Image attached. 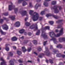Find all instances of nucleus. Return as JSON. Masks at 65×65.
Wrapping results in <instances>:
<instances>
[{
  "mask_svg": "<svg viewBox=\"0 0 65 65\" xmlns=\"http://www.w3.org/2000/svg\"><path fill=\"white\" fill-rule=\"evenodd\" d=\"M63 28H62L61 29V30L60 31L59 33L57 34V35H56L54 32L52 31L50 32V36L52 38V39H50V40L51 41H53V42L54 43L56 44L57 42H58L57 41V39H56V38H55L53 36H55V37H59L60 35H62L63 33Z\"/></svg>",
  "mask_w": 65,
  "mask_h": 65,
  "instance_id": "1",
  "label": "nucleus"
},
{
  "mask_svg": "<svg viewBox=\"0 0 65 65\" xmlns=\"http://www.w3.org/2000/svg\"><path fill=\"white\" fill-rule=\"evenodd\" d=\"M29 14L32 16V20L34 22L37 21L39 18V15L38 13L35 12L33 13V11L30 10L29 11Z\"/></svg>",
  "mask_w": 65,
  "mask_h": 65,
  "instance_id": "2",
  "label": "nucleus"
},
{
  "mask_svg": "<svg viewBox=\"0 0 65 65\" xmlns=\"http://www.w3.org/2000/svg\"><path fill=\"white\" fill-rule=\"evenodd\" d=\"M47 29L49 30L50 29V27L48 26H46L43 28V29L42 30V34L41 36L43 37V38L44 39H46L47 38V36L45 34V33L44 32V30H45Z\"/></svg>",
  "mask_w": 65,
  "mask_h": 65,
  "instance_id": "3",
  "label": "nucleus"
},
{
  "mask_svg": "<svg viewBox=\"0 0 65 65\" xmlns=\"http://www.w3.org/2000/svg\"><path fill=\"white\" fill-rule=\"evenodd\" d=\"M11 5H9V10H12L14 9V12L15 13L17 14V13L18 11V8H15V6L12 4V3L11 2Z\"/></svg>",
  "mask_w": 65,
  "mask_h": 65,
  "instance_id": "4",
  "label": "nucleus"
},
{
  "mask_svg": "<svg viewBox=\"0 0 65 65\" xmlns=\"http://www.w3.org/2000/svg\"><path fill=\"white\" fill-rule=\"evenodd\" d=\"M59 8V10H61L62 9L61 6H59L57 5L54 6L53 7V9L54 10V13H57L59 12V11L58 9V8Z\"/></svg>",
  "mask_w": 65,
  "mask_h": 65,
  "instance_id": "5",
  "label": "nucleus"
},
{
  "mask_svg": "<svg viewBox=\"0 0 65 65\" xmlns=\"http://www.w3.org/2000/svg\"><path fill=\"white\" fill-rule=\"evenodd\" d=\"M46 17H53L54 18H55V19H58V16L57 15H53L52 14H47L46 15Z\"/></svg>",
  "mask_w": 65,
  "mask_h": 65,
  "instance_id": "6",
  "label": "nucleus"
},
{
  "mask_svg": "<svg viewBox=\"0 0 65 65\" xmlns=\"http://www.w3.org/2000/svg\"><path fill=\"white\" fill-rule=\"evenodd\" d=\"M29 28L30 29H34L35 30H34V31H36V30H37L38 27H37V25H36V26L34 27L33 25H32L30 26Z\"/></svg>",
  "mask_w": 65,
  "mask_h": 65,
  "instance_id": "7",
  "label": "nucleus"
},
{
  "mask_svg": "<svg viewBox=\"0 0 65 65\" xmlns=\"http://www.w3.org/2000/svg\"><path fill=\"white\" fill-rule=\"evenodd\" d=\"M46 51L44 52L46 54V55L47 56H49L50 54V52L47 48H46Z\"/></svg>",
  "mask_w": 65,
  "mask_h": 65,
  "instance_id": "8",
  "label": "nucleus"
},
{
  "mask_svg": "<svg viewBox=\"0 0 65 65\" xmlns=\"http://www.w3.org/2000/svg\"><path fill=\"white\" fill-rule=\"evenodd\" d=\"M3 29L5 30H7L8 29V26L6 24H4L2 26Z\"/></svg>",
  "mask_w": 65,
  "mask_h": 65,
  "instance_id": "9",
  "label": "nucleus"
},
{
  "mask_svg": "<svg viewBox=\"0 0 65 65\" xmlns=\"http://www.w3.org/2000/svg\"><path fill=\"white\" fill-rule=\"evenodd\" d=\"M20 12L21 13L22 16H24L27 14V11H26L22 10L21 12L20 11Z\"/></svg>",
  "mask_w": 65,
  "mask_h": 65,
  "instance_id": "10",
  "label": "nucleus"
},
{
  "mask_svg": "<svg viewBox=\"0 0 65 65\" xmlns=\"http://www.w3.org/2000/svg\"><path fill=\"white\" fill-rule=\"evenodd\" d=\"M14 25L16 27H18L19 26H20V22L18 21L16 22L14 24Z\"/></svg>",
  "mask_w": 65,
  "mask_h": 65,
  "instance_id": "11",
  "label": "nucleus"
},
{
  "mask_svg": "<svg viewBox=\"0 0 65 65\" xmlns=\"http://www.w3.org/2000/svg\"><path fill=\"white\" fill-rule=\"evenodd\" d=\"M59 40L60 42H62V41H65V38H59Z\"/></svg>",
  "mask_w": 65,
  "mask_h": 65,
  "instance_id": "12",
  "label": "nucleus"
},
{
  "mask_svg": "<svg viewBox=\"0 0 65 65\" xmlns=\"http://www.w3.org/2000/svg\"><path fill=\"white\" fill-rule=\"evenodd\" d=\"M17 38L15 37H14L13 38H12L11 40L13 41H15L17 40Z\"/></svg>",
  "mask_w": 65,
  "mask_h": 65,
  "instance_id": "13",
  "label": "nucleus"
},
{
  "mask_svg": "<svg viewBox=\"0 0 65 65\" xmlns=\"http://www.w3.org/2000/svg\"><path fill=\"white\" fill-rule=\"evenodd\" d=\"M15 15L9 17V18H10V19H11L12 21H14V20H15Z\"/></svg>",
  "mask_w": 65,
  "mask_h": 65,
  "instance_id": "14",
  "label": "nucleus"
},
{
  "mask_svg": "<svg viewBox=\"0 0 65 65\" xmlns=\"http://www.w3.org/2000/svg\"><path fill=\"white\" fill-rule=\"evenodd\" d=\"M41 6V5H39L38 3H37L36 4L35 6V8L37 9L38 7H40Z\"/></svg>",
  "mask_w": 65,
  "mask_h": 65,
  "instance_id": "15",
  "label": "nucleus"
},
{
  "mask_svg": "<svg viewBox=\"0 0 65 65\" xmlns=\"http://www.w3.org/2000/svg\"><path fill=\"white\" fill-rule=\"evenodd\" d=\"M22 51L23 52H24V53H25L26 52L27 50L26 49L25 47V46H23L22 47Z\"/></svg>",
  "mask_w": 65,
  "mask_h": 65,
  "instance_id": "16",
  "label": "nucleus"
},
{
  "mask_svg": "<svg viewBox=\"0 0 65 65\" xmlns=\"http://www.w3.org/2000/svg\"><path fill=\"white\" fill-rule=\"evenodd\" d=\"M7 44H6L5 45L6 47L5 49L7 51H8L9 50V48L7 47Z\"/></svg>",
  "mask_w": 65,
  "mask_h": 65,
  "instance_id": "17",
  "label": "nucleus"
},
{
  "mask_svg": "<svg viewBox=\"0 0 65 65\" xmlns=\"http://www.w3.org/2000/svg\"><path fill=\"white\" fill-rule=\"evenodd\" d=\"M25 30L23 29H21L19 31V32L21 34H22L24 32Z\"/></svg>",
  "mask_w": 65,
  "mask_h": 65,
  "instance_id": "18",
  "label": "nucleus"
},
{
  "mask_svg": "<svg viewBox=\"0 0 65 65\" xmlns=\"http://www.w3.org/2000/svg\"><path fill=\"white\" fill-rule=\"evenodd\" d=\"M32 42L35 45H37V42L36 40H34L32 41Z\"/></svg>",
  "mask_w": 65,
  "mask_h": 65,
  "instance_id": "19",
  "label": "nucleus"
},
{
  "mask_svg": "<svg viewBox=\"0 0 65 65\" xmlns=\"http://www.w3.org/2000/svg\"><path fill=\"white\" fill-rule=\"evenodd\" d=\"M10 62H11L10 63V65H14V62L12 60H10L9 61V63H10Z\"/></svg>",
  "mask_w": 65,
  "mask_h": 65,
  "instance_id": "20",
  "label": "nucleus"
},
{
  "mask_svg": "<svg viewBox=\"0 0 65 65\" xmlns=\"http://www.w3.org/2000/svg\"><path fill=\"white\" fill-rule=\"evenodd\" d=\"M58 50L56 49H54L53 50V52L54 53V54H56V53L58 52Z\"/></svg>",
  "mask_w": 65,
  "mask_h": 65,
  "instance_id": "21",
  "label": "nucleus"
},
{
  "mask_svg": "<svg viewBox=\"0 0 65 65\" xmlns=\"http://www.w3.org/2000/svg\"><path fill=\"white\" fill-rule=\"evenodd\" d=\"M0 32L1 33V34L3 35H5V34H6V33L3 32L1 29H0Z\"/></svg>",
  "mask_w": 65,
  "mask_h": 65,
  "instance_id": "22",
  "label": "nucleus"
},
{
  "mask_svg": "<svg viewBox=\"0 0 65 65\" xmlns=\"http://www.w3.org/2000/svg\"><path fill=\"white\" fill-rule=\"evenodd\" d=\"M56 1H53L52 2L51 4L52 5H55V4H56Z\"/></svg>",
  "mask_w": 65,
  "mask_h": 65,
  "instance_id": "23",
  "label": "nucleus"
},
{
  "mask_svg": "<svg viewBox=\"0 0 65 65\" xmlns=\"http://www.w3.org/2000/svg\"><path fill=\"white\" fill-rule=\"evenodd\" d=\"M43 4L46 7L48 6V3L47 2H44Z\"/></svg>",
  "mask_w": 65,
  "mask_h": 65,
  "instance_id": "24",
  "label": "nucleus"
},
{
  "mask_svg": "<svg viewBox=\"0 0 65 65\" xmlns=\"http://www.w3.org/2000/svg\"><path fill=\"white\" fill-rule=\"evenodd\" d=\"M57 47L58 48H62V45L61 44H59L57 46Z\"/></svg>",
  "mask_w": 65,
  "mask_h": 65,
  "instance_id": "25",
  "label": "nucleus"
},
{
  "mask_svg": "<svg viewBox=\"0 0 65 65\" xmlns=\"http://www.w3.org/2000/svg\"><path fill=\"white\" fill-rule=\"evenodd\" d=\"M40 30H39L37 31L36 34L37 35H39L40 34Z\"/></svg>",
  "mask_w": 65,
  "mask_h": 65,
  "instance_id": "26",
  "label": "nucleus"
},
{
  "mask_svg": "<svg viewBox=\"0 0 65 65\" xmlns=\"http://www.w3.org/2000/svg\"><path fill=\"white\" fill-rule=\"evenodd\" d=\"M27 2L24 1L23 2V3H22V6H25V5H27Z\"/></svg>",
  "mask_w": 65,
  "mask_h": 65,
  "instance_id": "27",
  "label": "nucleus"
},
{
  "mask_svg": "<svg viewBox=\"0 0 65 65\" xmlns=\"http://www.w3.org/2000/svg\"><path fill=\"white\" fill-rule=\"evenodd\" d=\"M17 54L18 55H21L22 54V52L21 51H17Z\"/></svg>",
  "mask_w": 65,
  "mask_h": 65,
  "instance_id": "28",
  "label": "nucleus"
},
{
  "mask_svg": "<svg viewBox=\"0 0 65 65\" xmlns=\"http://www.w3.org/2000/svg\"><path fill=\"white\" fill-rule=\"evenodd\" d=\"M62 56V55L61 54H57V55H56V56L57 57H61Z\"/></svg>",
  "mask_w": 65,
  "mask_h": 65,
  "instance_id": "29",
  "label": "nucleus"
},
{
  "mask_svg": "<svg viewBox=\"0 0 65 65\" xmlns=\"http://www.w3.org/2000/svg\"><path fill=\"white\" fill-rule=\"evenodd\" d=\"M63 21L62 20H58V21L56 22V23H60V22H62Z\"/></svg>",
  "mask_w": 65,
  "mask_h": 65,
  "instance_id": "30",
  "label": "nucleus"
},
{
  "mask_svg": "<svg viewBox=\"0 0 65 65\" xmlns=\"http://www.w3.org/2000/svg\"><path fill=\"white\" fill-rule=\"evenodd\" d=\"M28 42H29V41L28 40H25L24 41V42H23V44H26V43H27Z\"/></svg>",
  "mask_w": 65,
  "mask_h": 65,
  "instance_id": "31",
  "label": "nucleus"
},
{
  "mask_svg": "<svg viewBox=\"0 0 65 65\" xmlns=\"http://www.w3.org/2000/svg\"><path fill=\"white\" fill-rule=\"evenodd\" d=\"M9 55L11 57H12L13 56V53L11 52H10L9 53Z\"/></svg>",
  "mask_w": 65,
  "mask_h": 65,
  "instance_id": "32",
  "label": "nucleus"
},
{
  "mask_svg": "<svg viewBox=\"0 0 65 65\" xmlns=\"http://www.w3.org/2000/svg\"><path fill=\"white\" fill-rule=\"evenodd\" d=\"M44 12H45V11H42L40 13V14L41 15H42L43 14H44Z\"/></svg>",
  "mask_w": 65,
  "mask_h": 65,
  "instance_id": "33",
  "label": "nucleus"
},
{
  "mask_svg": "<svg viewBox=\"0 0 65 65\" xmlns=\"http://www.w3.org/2000/svg\"><path fill=\"white\" fill-rule=\"evenodd\" d=\"M3 14L5 16H7L8 15V12L5 13H3Z\"/></svg>",
  "mask_w": 65,
  "mask_h": 65,
  "instance_id": "34",
  "label": "nucleus"
},
{
  "mask_svg": "<svg viewBox=\"0 0 65 65\" xmlns=\"http://www.w3.org/2000/svg\"><path fill=\"white\" fill-rule=\"evenodd\" d=\"M25 24L26 26H30V23L28 22H26L25 23Z\"/></svg>",
  "mask_w": 65,
  "mask_h": 65,
  "instance_id": "35",
  "label": "nucleus"
},
{
  "mask_svg": "<svg viewBox=\"0 0 65 65\" xmlns=\"http://www.w3.org/2000/svg\"><path fill=\"white\" fill-rule=\"evenodd\" d=\"M24 0L25 1H27L28 0H18V3H21V2H22V1H23Z\"/></svg>",
  "mask_w": 65,
  "mask_h": 65,
  "instance_id": "36",
  "label": "nucleus"
},
{
  "mask_svg": "<svg viewBox=\"0 0 65 65\" xmlns=\"http://www.w3.org/2000/svg\"><path fill=\"white\" fill-rule=\"evenodd\" d=\"M31 47H29L27 49V51L28 52H30L31 51Z\"/></svg>",
  "mask_w": 65,
  "mask_h": 65,
  "instance_id": "37",
  "label": "nucleus"
},
{
  "mask_svg": "<svg viewBox=\"0 0 65 65\" xmlns=\"http://www.w3.org/2000/svg\"><path fill=\"white\" fill-rule=\"evenodd\" d=\"M44 54L42 53L41 55H39V58H42V56H44Z\"/></svg>",
  "mask_w": 65,
  "mask_h": 65,
  "instance_id": "38",
  "label": "nucleus"
},
{
  "mask_svg": "<svg viewBox=\"0 0 65 65\" xmlns=\"http://www.w3.org/2000/svg\"><path fill=\"white\" fill-rule=\"evenodd\" d=\"M49 23H50V25H53V24H54V21H50L49 22Z\"/></svg>",
  "mask_w": 65,
  "mask_h": 65,
  "instance_id": "39",
  "label": "nucleus"
},
{
  "mask_svg": "<svg viewBox=\"0 0 65 65\" xmlns=\"http://www.w3.org/2000/svg\"><path fill=\"white\" fill-rule=\"evenodd\" d=\"M49 61H50V63H51V64L53 63V60H52L50 59L49 60Z\"/></svg>",
  "mask_w": 65,
  "mask_h": 65,
  "instance_id": "40",
  "label": "nucleus"
},
{
  "mask_svg": "<svg viewBox=\"0 0 65 65\" xmlns=\"http://www.w3.org/2000/svg\"><path fill=\"white\" fill-rule=\"evenodd\" d=\"M3 19H0V23L1 24H2L3 23Z\"/></svg>",
  "mask_w": 65,
  "mask_h": 65,
  "instance_id": "41",
  "label": "nucleus"
},
{
  "mask_svg": "<svg viewBox=\"0 0 65 65\" xmlns=\"http://www.w3.org/2000/svg\"><path fill=\"white\" fill-rule=\"evenodd\" d=\"M38 51H41V48L40 47H38Z\"/></svg>",
  "mask_w": 65,
  "mask_h": 65,
  "instance_id": "42",
  "label": "nucleus"
},
{
  "mask_svg": "<svg viewBox=\"0 0 65 65\" xmlns=\"http://www.w3.org/2000/svg\"><path fill=\"white\" fill-rule=\"evenodd\" d=\"M61 25H58V27H57V28H61Z\"/></svg>",
  "mask_w": 65,
  "mask_h": 65,
  "instance_id": "43",
  "label": "nucleus"
},
{
  "mask_svg": "<svg viewBox=\"0 0 65 65\" xmlns=\"http://www.w3.org/2000/svg\"><path fill=\"white\" fill-rule=\"evenodd\" d=\"M47 42V41H44L43 42V45H45V44H46V42Z\"/></svg>",
  "mask_w": 65,
  "mask_h": 65,
  "instance_id": "44",
  "label": "nucleus"
},
{
  "mask_svg": "<svg viewBox=\"0 0 65 65\" xmlns=\"http://www.w3.org/2000/svg\"><path fill=\"white\" fill-rule=\"evenodd\" d=\"M29 5L30 7H32L33 6V5H32V4L31 3H29Z\"/></svg>",
  "mask_w": 65,
  "mask_h": 65,
  "instance_id": "45",
  "label": "nucleus"
},
{
  "mask_svg": "<svg viewBox=\"0 0 65 65\" xmlns=\"http://www.w3.org/2000/svg\"><path fill=\"white\" fill-rule=\"evenodd\" d=\"M18 61L19 62V63H22V62H23V61H21V59H19L18 60Z\"/></svg>",
  "mask_w": 65,
  "mask_h": 65,
  "instance_id": "46",
  "label": "nucleus"
},
{
  "mask_svg": "<svg viewBox=\"0 0 65 65\" xmlns=\"http://www.w3.org/2000/svg\"><path fill=\"white\" fill-rule=\"evenodd\" d=\"M31 34H32V33H31V32H28V35L29 36H31Z\"/></svg>",
  "mask_w": 65,
  "mask_h": 65,
  "instance_id": "47",
  "label": "nucleus"
},
{
  "mask_svg": "<svg viewBox=\"0 0 65 65\" xmlns=\"http://www.w3.org/2000/svg\"><path fill=\"white\" fill-rule=\"evenodd\" d=\"M50 49H53V46L51 45L50 46Z\"/></svg>",
  "mask_w": 65,
  "mask_h": 65,
  "instance_id": "48",
  "label": "nucleus"
},
{
  "mask_svg": "<svg viewBox=\"0 0 65 65\" xmlns=\"http://www.w3.org/2000/svg\"><path fill=\"white\" fill-rule=\"evenodd\" d=\"M61 57H62V58H64L65 57V55H61Z\"/></svg>",
  "mask_w": 65,
  "mask_h": 65,
  "instance_id": "49",
  "label": "nucleus"
},
{
  "mask_svg": "<svg viewBox=\"0 0 65 65\" xmlns=\"http://www.w3.org/2000/svg\"><path fill=\"white\" fill-rule=\"evenodd\" d=\"M59 65H63V63H62V62H61L59 63Z\"/></svg>",
  "mask_w": 65,
  "mask_h": 65,
  "instance_id": "50",
  "label": "nucleus"
},
{
  "mask_svg": "<svg viewBox=\"0 0 65 65\" xmlns=\"http://www.w3.org/2000/svg\"><path fill=\"white\" fill-rule=\"evenodd\" d=\"M42 19V17H40V20L41 21Z\"/></svg>",
  "mask_w": 65,
  "mask_h": 65,
  "instance_id": "51",
  "label": "nucleus"
},
{
  "mask_svg": "<svg viewBox=\"0 0 65 65\" xmlns=\"http://www.w3.org/2000/svg\"><path fill=\"white\" fill-rule=\"evenodd\" d=\"M20 38H21V39H23L24 38V36H23L22 37H21Z\"/></svg>",
  "mask_w": 65,
  "mask_h": 65,
  "instance_id": "52",
  "label": "nucleus"
},
{
  "mask_svg": "<svg viewBox=\"0 0 65 65\" xmlns=\"http://www.w3.org/2000/svg\"><path fill=\"white\" fill-rule=\"evenodd\" d=\"M13 49H16V47L15 46H13Z\"/></svg>",
  "mask_w": 65,
  "mask_h": 65,
  "instance_id": "53",
  "label": "nucleus"
},
{
  "mask_svg": "<svg viewBox=\"0 0 65 65\" xmlns=\"http://www.w3.org/2000/svg\"><path fill=\"white\" fill-rule=\"evenodd\" d=\"M4 20H7L8 19L7 18H4Z\"/></svg>",
  "mask_w": 65,
  "mask_h": 65,
  "instance_id": "54",
  "label": "nucleus"
},
{
  "mask_svg": "<svg viewBox=\"0 0 65 65\" xmlns=\"http://www.w3.org/2000/svg\"><path fill=\"white\" fill-rule=\"evenodd\" d=\"M34 54H35L36 55H37L38 54H37V53L35 52H34Z\"/></svg>",
  "mask_w": 65,
  "mask_h": 65,
  "instance_id": "55",
  "label": "nucleus"
},
{
  "mask_svg": "<svg viewBox=\"0 0 65 65\" xmlns=\"http://www.w3.org/2000/svg\"><path fill=\"white\" fill-rule=\"evenodd\" d=\"M55 32H59V30L58 29H56L55 30Z\"/></svg>",
  "mask_w": 65,
  "mask_h": 65,
  "instance_id": "56",
  "label": "nucleus"
},
{
  "mask_svg": "<svg viewBox=\"0 0 65 65\" xmlns=\"http://www.w3.org/2000/svg\"><path fill=\"white\" fill-rule=\"evenodd\" d=\"M28 19V18H26L25 19V21H27V20Z\"/></svg>",
  "mask_w": 65,
  "mask_h": 65,
  "instance_id": "57",
  "label": "nucleus"
},
{
  "mask_svg": "<svg viewBox=\"0 0 65 65\" xmlns=\"http://www.w3.org/2000/svg\"><path fill=\"white\" fill-rule=\"evenodd\" d=\"M27 62H29L32 63V61H30L29 60H28L27 61Z\"/></svg>",
  "mask_w": 65,
  "mask_h": 65,
  "instance_id": "58",
  "label": "nucleus"
},
{
  "mask_svg": "<svg viewBox=\"0 0 65 65\" xmlns=\"http://www.w3.org/2000/svg\"><path fill=\"white\" fill-rule=\"evenodd\" d=\"M46 63H48V60H46Z\"/></svg>",
  "mask_w": 65,
  "mask_h": 65,
  "instance_id": "59",
  "label": "nucleus"
},
{
  "mask_svg": "<svg viewBox=\"0 0 65 65\" xmlns=\"http://www.w3.org/2000/svg\"><path fill=\"white\" fill-rule=\"evenodd\" d=\"M45 1H50L51 0H45Z\"/></svg>",
  "mask_w": 65,
  "mask_h": 65,
  "instance_id": "60",
  "label": "nucleus"
},
{
  "mask_svg": "<svg viewBox=\"0 0 65 65\" xmlns=\"http://www.w3.org/2000/svg\"><path fill=\"white\" fill-rule=\"evenodd\" d=\"M37 0V2H38V1H39V2H40V1H41V0Z\"/></svg>",
  "mask_w": 65,
  "mask_h": 65,
  "instance_id": "61",
  "label": "nucleus"
},
{
  "mask_svg": "<svg viewBox=\"0 0 65 65\" xmlns=\"http://www.w3.org/2000/svg\"><path fill=\"white\" fill-rule=\"evenodd\" d=\"M2 40V38H0V41H1Z\"/></svg>",
  "mask_w": 65,
  "mask_h": 65,
  "instance_id": "62",
  "label": "nucleus"
},
{
  "mask_svg": "<svg viewBox=\"0 0 65 65\" xmlns=\"http://www.w3.org/2000/svg\"><path fill=\"white\" fill-rule=\"evenodd\" d=\"M37 61H38L39 62V61H40L39 59H38L37 60Z\"/></svg>",
  "mask_w": 65,
  "mask_h": 65,
  "instance_id": "63",
  "label": "nucleus"
},
{
  "mask_svg": "<svg viewBox=\"0 0 65 65\" xmlns=\"http://www.w3.org/2000/svg\"><path fill=\"white\" fill-rule=\"evenodd\" d=\"M63 1L64 3H65V0H63Z\"/></svg>",
  "mask_w": 65,
  "mask_h": 65,
  "instance_id": "64",
  "label": "nucleus"
}]
</instances>
